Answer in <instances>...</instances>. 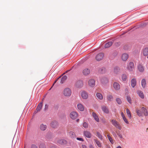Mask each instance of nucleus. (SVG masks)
<instances>
[{
	"mask_svg": "<svg viewBox=\"0 0 148 148\" xmlns=\"http://www.w3.org/2000/svg\"><path fill=\"white\" fill-rule=\"evenodd\" d=\"M101 83L103 84H106L108 82V80L107 78L104 77H101L100 79Z\"/></svg>",
	"mask_w": 148,
	"mask_h": 148,
	"instance_id": "4468645a",
	"label": "nucleus"
},
{
	"mask_svg": "<svg viewBox=\"0 0 148 148\" xmlns=\"http://www.w3.org/2000/svg\"><path fill=\"white\" fill-rule=\"evenodd\" d=\"M76 139L77 140L81 141H84V139L82 138L77 137L76 138Z\"/></svg>",
	"mask_w": 148,
	"mask_h": 148,
	"instance_id": "09e8293b",
	"label": "nucleus"
},
{
	"mask_svg": "<svg viewBox=\"0 0 148 148\" xmlns=\"http://www.w3.org/2000/svg\"><path fill=\"white\" fill-rule=\"evenodd\" d=\"M113 86L114 88L116 90H118L120 89V85L118 82H114L113 83Z\"/></svg>",
	"mask_w": 148,
	"mask_h": 148,
	"instance_id": "2eb2a0df",
	"label": "nucleus"
},
{
	"mask_svg": "<svg viewBox=\"0 0 148 148\" xmlns=\"http://www.w3.org/2000/svg\"><path fill=\"white\" fill-rule=\"evenodd\" d=\"M113 98V97L111 95H108L107 96V99L108 101H111L112 99Z\"/></svg>",
	"mask_w": 148,
	"mask_h": 148,
	"instance_id": "c9c22d12",
	"label": "nucleus"
},
{
	"mask_svg": "<svg viewBox=\"0 0 148 148\" xmlns=\"http://www.w3.org/2000/svg\"><path fill=\"white\" fill-rule=\"evenodd\" d=\"M96 95L97 98L99 99L100 100L103 99V96L101 94L99 93H97Z\"/></svg>",
	"mask_w": 148,
	"mask_h": 148,
	"instance_id": "2f4dec72",
	"label": "nucleus"
},
{
	"mask_svg": "<svg viewBox=\"0 0 148 148\" xmlns=\"http://www.w3.org/2000/svg\"><path fill=\"white\" fill-rule=\"evenodd\" d=\"M104 56V54L103 53H98L96 57V60L98 61L101 60Z\"/></svg>",
	"mask_w": 148,
	"mask_h": 148,
	"instance_id": "20e7f679",
	"label": "nucleus"
},
{
	"mask_svg": "<svg viewBox=\"0 0 148 148\" xmlns=\"http://www.w3.org/2000/svg\"><path fill=\"white\" fill-rule=\"evenodd\" d=\"M47 128V126L46 125H44L43 124L40 125V128L42 131H45L46 130Z\"/></svg>",
	"mask_w": 148,
	"mask_h": 148,
	"instance_id": "5701e85b",
	"label": "nucleus"
},
{
	"mask_svg": "<svg viewBox=\"0 0 148 148\" xmlns=\"http://www.w3.org/2000/svg\"><path fill=\"white\" fill-rule=\"evenodd\" d=\"M38 112H37V111L36 112V111H35L34 113H33V114H34L35 115Z\"/></svg>",
	"mask_w": 148,
	"mask_h": 148,
	"instance_id": "052dcab7",
	"label": "nucleus"
},
{
	"mask_svg": "<svg viewBox=\"0 0 148 148\" xmlns=\"http://www.w3.org/2000/svg\"><path fill=\"white\" fill-rule=\"evenodd\" d=\"M94 141L95 142L96 144L98 146V147H101V144L100 142L97 139H94Z\"/></svg>",
	"mask_w": 148,
	"mask_h": 148,
	"instance_id": "72a5a7b5",
	"label": "nucleus"
},
{
	"mask_svg": "<svg viewBox=\"0 0 148 148\" xmlns=\"http://www.w3.org/2000/svg\"><path fill=\"white\" fill-rule=\"evenodd\" d=\"M98 71L100 73H104L106 71V69L105 68L102 67L99 69Z\"/></svg>",
	"mask_w": 148,
	"mask_h": 148,
	"instance_id": "412c9836",
	"label": "nucleus"
},
{
	"mask_svg": "<svg viewBox=\"0 0 148 148\" xmlns=\"http://www.w3.org/2000/svg\"><path fill=\"white\" fill-rule=\"evenodd\" d=\"M126 112H127V115L128 116V117H129V118L130 119H131L132 118L131 114V113L130 112V110L128 109H127L126 110Z\"/></svg>",
	"mask_w": 148,
	"mask_h": 148,
	"instance_id": "e433bc0d",
	"label": "nucleus"
},
{
	"mask_svg": "<svg viewBox=\"0 0 148 148\" xmlns=\"http://www.w3.org/2000/svg\"><path fill=\"white\" fill-rule=\"evenodd\" d=\"M146 80L145 79H143L141 81V84L142 87L143 88H145L146 86Z\"/></svg>",
	"mask_w": 148,
	"mask_h": 148,
	"instance_id": "c85d7f7f",
	"label": "nucleus"
},
{
	"mask_svg": "<svg viewBox=\"0 0 148 148\" xmlns=\"http://www.w3.org/2000/svg\"><path fill=\"white\" fill-rule=\"evenodd\" d=\"M81 96L83 99H86L88 98V94L86 92L83 91L82 92Z\"/></svg>",
	"mask_w": 148,
	"mask_h": 148,
	"instance_id": "423d86ee",
	"label": "nucleus"
},
{
	"mask_svg": "<svg viewBox=\"0 0 148 148\" xmlns=\"http://www.w3.org/2000/svg\"><path fill=\"white\" fill-rule=\"evenodd\" d=\"M89 148H94L93 147L92 145H91L89 146Z\"/></svg>",
	"mask_w": 148,
	"mask_h": 148,
	"instance_id": "13d9d810",
	"label": "nucleus"
},
{
	"mask_svg": "<svg viewBox=\"0 0 148 148\" xmlns=\"http://www.w3.org/2000/svg\"><path fill=\"white\" fill-rule=\"evenodd\" d=\"M83 126L85 128H87L88 127V123L86 122H84L83 123Z\"/></svg>",
	"mask_w": 148,
	"mask_h": 148,
	"instance_id": "37998d69",
	"label": "nucleus"
},
{
	"mask_svg": "<svg viewBox=\"0 0 148 148\" xmlns=\"http://www.w3.org/2000/svg\"><path fill=\"white\" fill-rule=\"evenodd\" d=\"M82 148H87V146L84 145H82Z\"/></svg>",
	"mask_w": 148,
	"mask_h": 148,
	"instance_id": "5fc2aeb1",
	"label": "nucleus"
},
{
	"mask_svg": "<svg viewBox=\"0 0 148 148\" xmlns=\"http://www.w3.org/2000/svg\"><path fill=\"white\" fill-rule=\"evenodd\" d=\"M31 148H38V147L36 145L32 144L31 145Z\"/></svg>",
	"mask_w": 148,
	"mask_h": 148,
	"instance_id": "de8ad7c7",
	"label": "nucleus"
},
{
	"mask_svg": "<svg viewBox=\"0 0 148 148\" xmlns=\"http://www.w3.org/2000/svg\"><path fill=\"white\" fill-rule=\"evenodd\" d=\"M121 116H122L123 119L124 118H125V116L124 114L123 113V112H121Z\"/></svg>",
	"mask_w": 148,
	"mask_h": 148,
	"instance_id": "603ef678",
	"label": "nucleus"
},
{
	"mask_svg": "<svg viewBox=\"0 0 148 148\" xmlns=\"http://www.w3.org/2000/svg\"><path fill=\"white\" fill-rule=\"evenodd\" d=\"M127 90V91H128V90H127V88L126 89H125V90L126 91Z\"/></svg>",
	"mask_w": 148,
	"mask_h": 148,
	"instance_id": "e2e57ef3",
	"label": "nucleus"
},
{
	"mask_svg": "<svg viewBox=\"0 0 148 148\" xmlns=\"http://www.w3.org/2000/svg\"><path fill=\"white\" fill-rule=\"evenodd\" d=\"M131 84L132 88H134L136 84V80L135 78L132 79L131 81Z\"/></svg>",
	"mask_w": 148,
	"mask_h": 148,
	"instance_id": "ddd939ff",
	"label": "nucleus"
},
{
	"mask_svg": "<svg viewBox=\"0 0 148 148\" xmlns=\"http://www.w3.org/2000/svg\"><path fill=\"white\" fill-rule=\"evenodd\" d=\"M123 48L125 50H128L130 49V47L128 45H126L124 46Z\"/></svg>",
	"mask_w": 148,
	"mask_h": 148,
	"instance_id": "c03bdc74",
	"label": "nucleus"
},
{
	"mask_svg": "<svg viewBox=\"0 0 148 148\" xmlns=\"http://www.w3.org/2000/svg\"><path fill=\"white\" fill-rule=\"evenodd\" d=\"M143 54L144 56H146L148 55V48L146 47L143 50Z\"/></svg>",
	"mask_w": 148,
	"mask_h": 148,
	"instance_id": "a878e982",
	"label": "nucleus"
},
{
	"mask_svg": "<svg viewBox=\"0 0 148 148\" xmlns=\"http://www.w3.org/2000/svg\"><path fill=\"white\" fill-rule=\"evenodd\" d=\"M123 120L124 121V122L127 124H129V122L126 119V118H124L123 119Z\"/></svg>",
	"mask_w": 148,
	"mask_h": 148,
	"instance_id": "8fccbe9b",
	"label": "nucleus"
},
{
	"mask_svg": "<svg viewBox=\"0 0 148 148\" xmlns=\"http://www.w3.org/2000/svg\"><path fill=\"white\" fill-rule=\"evenodd\" d=\"M76 87L77 88H81L83 86V82L82 80L77 81L75 84Z\"/></svg>",
	"mask_w": 148,
	"mask_h": 148,
	"instance_id": "0eeeda50",
	"label": "nucleus"
},
{
	"mask_svg": "<svg viewBox=\"0 0 148 148\" xmlns=\"http://www.w3.org/2000/svg\"><path fill=\"white\" fill-rule=\"evenodd\" d=\"M116 101L117 103L119 105L121 104L122 103V101L121 99L119 98H117Z\"/></svg>",
	"mask_w": 148,
	"mask_h": 148,
	"instance_id": "79ce46f5",
	"label": "nucleus"
},
{
	"mask_svg": "<svg viewBox=\"0 0 148 148\" xmlns=\"http://www.w3.org/2000/svg\"><path fill=\"white\" fill-rule=\"evenodd\" d=\"M67 71H66V72L67 73Z\"/></svg>",
	"mask_w": 148,
	"mask_h": 148,
	"instance_id": "774afa93",
	"label": "nucleus"
},
{
	"mask_svg": "<svg viewBox=\"0 0 148 148\" xmlns=\"http://www.w3.org/2000/svg\"><path fill=\"white\" fill-rule=\"evenodd\" d=\"M79 119H78L77 120V121H79Z\"/></svg>",
	"mask_w": 148,
	"mask_h": 148,
	"instance_id": "0e129e2a",
	"label": "nucleus"
},
{
	"mask_svg": "<svg viewBox=\"0 0 148 148\" xmlns=\"http://www.w3.org/2000/svg\"><path fill=\"white\" fill-rule=\"evenodd\" d=\"M69 135L72 138H74L75 137V134L73 132L71 131L69 132Z\"/></svg>",
	"mask_w": 148,
	"mask_h": 148,
	"instance_id": "473e14b6",
	"label": "nucleus"
},
{
	"mask_svg": "<svg viewBox=\"0 0 148 148\" xmlns=\"http://www.w3.org/2000/svg\"><path fill=\"white\" fill-rule=\"evenodd\" d=\"M138 69L139 71L140 72H143L144 70V68L143 66L140 64L138 65Z\"/></svg>",
	"mask_w": 148,
	"mask_h": 148,
	"instance_id": "393cba45",
	"label": "nucleus"
},
{
	"mask_svg": "<svg viewBox=\"0 0 148 148\" xmlns=\"http://www.w3.org/2000/svg\"><path fill=\"white\" fill-rule=\"evenodd\" d=\"M147 58H148V56L147 57Z\"/></svg>",
	"mask_w": 148,
	"mask_h": 148,
	"instance_id": "338daca9",
	"label": "nucleus"
},
{
	"mask_svg": "<svg viewBox=\"0 0 148 148\" xmlns=\"http://www.w3.org/2000/svg\"><path fill=\"white\" fill-rule=\"evenodd\" d=\"M113 43V42L112 41L108 42L105 44V48H106L110 47L112 45Z\"/></svg>",
	"mask_w": 148,
	"mask_h": 148,
	"instance_id": "bb28decb",
	"label": "nucleus"
},
{
	"mask_svg": "<svg viewBox=\"0 0 148 148\" xmlns=\"http://www.w3.org/2000/svg\"><path fill=\"white\" fill-rule=\"evenodd\" d=\"M48 106L46 104L45 106V110L46 109H47L48 108Z\"/></svg>",
	"mask_w": 148,
	"mask_h": 148,
	"instance_id": "6e6d98bb",
	"label": "nucleus"
},
{
	"mask_svg": "<svg viewBox=\"0 0 148 148\" xmlns=\"http://www.w3.org/2000/svg\"><path fill=\"white\" fill-rule=\"evenodd\" d=\"M127 99L128 102L130 103H132V99L131 97L129 96H127Z\"/></svg>",
	"mask_w": 148,
	"mask_h": 148,
	"instance_id": "ea45409f",
	"label": "nucleus"
},
{
	"mask_svg": "<svg viewBox=\"0 0 148 148\" xmlns=\"http://www.w3.org/2000/svg\"><path fill=\"white\" fill-rule=\"evenodd\" d=\"M121 116H122L123 119L124 118H125V116L124 114L123 113V112H121Z\"/></svg>",
	"mask_w": 148,
	"mask_h": 148,
	"instance_id": "3c124183",
	"label": "nucleus"
},
{
	"mask_svg": "<svg viewBox=\"0 0 148 148\" xmlns=\"http://www.w3.org/2000/svg\"><path fill=\"white\" fill-rule=\"evenodd\" d=\"M128 58V55L127 53H124L122 56V59L124 61H126Z\"/></svg>",
	"mask_w": 148,
	"mask_h": 148,
	"instance_id": "a211bd4d",
	"label": "nucleus"
},
{
	"mask_svg": "<svg viewBox=\"0 0 148 148\" xmlns=\"http://www.w3.org/2000/svg\"><path fill=\"white\" fill-rule=\"evenodd\" d=\"M90 72V70L88 69H86L83 70V73L85 75H88Z\"/></svg>",
	"mask_w": 148,
	"mask_h": 148,
	"instance_id": "6ab92c4d",
	"label": "nucleus"
},
{
	"mask_svg": "<svg viewBox=\"0 0 148 148\" xmlns=\"http://www.w3.org/2000/svg\"><path fill=\"white\" fill-rule=\"evenodd\" d=\"M108 148H111V147H108Z\"/></svg>",
	"mask_w": 148,
	"mask_h": 148,
	"instance_id": "69168bd1",
	"label": "nucleus"
},
{
	"mask_svg": "<svg viewBox=\"0 0 148 148\" xmlns=\"http://www.w3.org/2000/svg\"><path fill=\"white\" fill-rule=\"evenodd\" d=\"M111 122L112 124L116 127L119 130H121V127L120 126L119 124L115 120L112 119L111 120Z\"/></svg>",
	"mask_w": 148,
	"mask_h": 148,
	"instance_id": "f03ea898",
	"label": "nucleus"
},
{
	"mask_svg": "<svg viewBox=\"0 0 148 148\" xmlns=\"http://www.w3.org/2000/svg\"><path fill=\"white\" fill-rule=\"evenodd\" d=\"M101 109L102 111L105 113L108 114L109 113V110L108 108L106 106H103L101 107Z\"/></svg>",
	"mask_w": 148,
	"mask_h": 148,
	"instance_id": "9b49d317",
	"label": "nucleus"
},
{
	"mask_svg": "<svg viewBox=\"0 0 148 148\" xmlns=\"http://www.w3.org/2000/svg\"><path fill=\"white\" fill-rule=\"evenodd\" d=\"M95 81L94 79H90L88 82V83L89 85L92 87H94L95 85Z\"/></svg>",
	"mask_w": 148,
	"mask_h": 148,
	"instance_id": "6e6552de",
	"label": "nucleus"
},
{
	"mask_svg": "<svg viewBox=\"0 0 148 148\" xmlns=\"http://www.w3.org/2000/svg\"><path fill=\"white\" fill-rule=\"evenodd\" d=\"M137 93L141 98L144 99V95L142 91L140 90H138L137 91Z\"/></svg>",
	"mask_w": 148,
	"mask_h": 148,
	"instance_id": "b1692460",
	"label": "nucleus"
},
{
	"mask_svg": "<svg viewBox=\"0 0 148 148\" xmlns=\"http://www.w3.org/2000/svg\"><path fill=\"white\" fill-rule=\"evenodd\" d=\"M116 148H122L120 146H118Z\"/></svg>",
	"mask_w": 148,
	"mask_h": 148,
	"instance_id": "bf43d9fd",
	"label": "nucleus"
},
{
	"mask_svg": "<svg viewBox=\"0 0 148 148\" xmlns=\"http://www.w3.org/2000/svg\"><path fill=\"white\" fill-rule=\"evenodd\" d=\"M103 123H106V121H103Z\"/></svg>",
	"mask_w": 148,
	"mask_h": 148,
	"instance_id": "680f3d73",
	"label": "nucleus"
},
{
	"mask_svg": "<svg viewBox=\"0 0 148 148\" xmlns=\"http://www.w3.org/2000/svg\"><path fill=\"white\" fill-rule=\"evenodd\" d=\"M71 94V90L68 88H65L64 91V95L66 97L70 96Z\"/></svg>",
	"mask_w": 148,
	"mask_h": 148,
	"instance_id": "f257e3e1",
	"label": "nucleus"
},
{
	"mask_svg": "<svg viewBox=\"0 0 148 148\" xmlns=\"http://www.w3.org/2000/svg\"><path fill=\"white\" fill-rule=\"evenodd\" d=\"M92 116L94 118V119L97 122H99V118L97 115L96 113L93 112L92 113Z\"/></svg>",
	"mask_w": 148,
	"mask_h": 148,
	"instance_id": "f3484780",
	"label": "nucleus"
},
{
	"mask_svg": "<svg viewBox=\"0 0 148 148\" xmlns=\"http://www.w3.org/2000/svg\"><path fill=\"white\" fill-rule=\"evenodd\" d=\"M42 102H40L38 105L37 107L36 110L37 112L40 111V110L42 109Z\"/></svg>",
	"mask_w": 148,
	"mask_h": 148,
	"instance_id": "4be33fe9",
	"label": "nucleus"
},
{
	"mask_svg": "<svg viewBox=\"0 0 148 148\" xmlns=\"http://www.w3.org/2000/svg\"><path fill=\"white\" fill-rule=\"evenodd\" d=\"M39 148H46L45 144L43 143H40L39 146Z\"/></svg>",
	"mask_w": 148,
	"mask_h": 148,
	"instance_id": "a19ab883",
	"label": "nucleus"
},
{
	"mask_svg": "<svg viewBox=\"0 0 148 148\" xmlns=\"http://www.w3.org/2000/svg\"><path fill=\"white\" fill-rule=\"evenodd\" d=\"M61 76H59V77H58V78L54 82L53 84L51 87H53V86L54 85V84L57 82V81L61 77Z\"/></svg>",
	"mask_w": 148,
	"mask_h": 148,
	"instance_id": "49530a36",
	"label": "nucleus"
},
{
	"mask_svg": "<svg viewBox=\"0 0 148 148\" xmlns=\"http://www.w3.org/2000/svg\"><path fill=\"white\" fill-rule=\"evenodd\" d=\"M67 77L66 75H64L63 76L61 79L60 83L62 84L64 82V81L67 79Z\"/></svg>",
	"mask_w": 148,
	"mask_h": 148,
	"instance_id": "cd10ccee",
	"label": "nucleus"
},
{
	"mask_svg": "<svg viewBox=\"0 0 148 148\" xmlns=\"http://www.w3.org/2000/svg\"><path fill=\"white\" fill-rule=\"evenodd\" d=\"M141 110L142 113L144 114L145 116H147L148 115V111L146 108L144 107H142L141 108Z\"/></svg>",
	"mask_w": 148,
	"mask_h": 148,
	"instance_id": "dca6fc26",
	"label": "nucleus"
},
{
	"mask_svg": "<svg viewBox=\"0 0 148 148\" xmlns=\"http://www.w3.org/2000/svg\"><path fill=\"white\" fill-rule=\"evenodd\" d=\"M58 125V122L56 121H53L51 123V126L53 128H56Z\"/></svg>",
	"mask_w": 148,
	"mask_h": 148,
	"instance_id": "f8f14e48",
	"label": "nucleus"
},
{
	"mask_svg": "<svg viewBox=\"0 0 148 148\" xmlns=\"http://www.w3.org/2000/svg\"><path fill=\"white\" fill-rule=\"evenodd\" d=\"M120 69L117 66L115 67L114 69V72L116 74H118L119 72Z\"/></svg>",
	"mask_w": 148,
	"mask_h": 148,
	"instance_id": "c756f323",
	"label": "nucleus"
},
{
	"mask_svg": "<svg viewBox=\"0 0 148 148\" xmlns=\"http://www.w3.org/2000/svg\"><path fill=\"white\" fill-rule=\"evenodd\" d=\"M51 148H57V147L54 146H52L51 147Z\"/></svg>",
	"mask_w": 148,
	"mask_h": 148,
	"instance_id": "4d7b16f0",
	"label": "nucleus"
},
{
	"mask_svg": "<svg viewBox=\"0 0 148 148\" xmlns=\"http://www.w3.org/2000/svg\"><path fill=\"white\" fill-rule=\"evenodd\" d=\"M127 78V75L125 74H123L122 75V79L123 81H126Z\"/></svg>",
	"mask_w": 148,
	"mask_h": 148,
	"instance_id": "4c0bfd02",
	"label": "nucleus"
},
{
	"mask_svg": "<svg viewBox=\"0 0 148 148\" xmlns=\"http://www.w3.org/2000/svg\"><path fill=\"white\" fill-rule=\"evenodd\" d=\"M78 114L76 112H72L70 114V116L73 119H75L77 117Z\"/></svg>",
	"mask_w": 148,
	"mask_h": 148,
	"instance_id": "39448f33",
	"label": "nucleus"
},
{
	"mask_svg": "<svg viewBox=\"0 0 148 148\" xmlns=\"http://www.w3.org/2000/svg\"><path fill=\"white\" fill-rule=\"evenodd\" d=\"M147 24L146 23H143V24H141V26H145L146 25H147Z\"/></svg>",
	"mask_w": 148,
	"mask_h": 148,
	"instance_id": "864d4df0",
	"label": "nucleus"
},
{
	"mask_svg": "<svg viewBox=\"0 0 148 148\" xmlns=\"http://www.w3.org/2000/svg\"><path fill=\"white\" fill-rule=\"evenodd\" d=\"M136 111L137 115L138 116H142V112H141L140 110L136 109Z\"/></svg>",
	"mask_w": 148,
	"mask_h": 148,
	"instance_id": "7c9ffc66",
	"label": "nucleus"
},
{
	"mask_svg": "<svg viewBox=\"0 0 148 148\" xmlns=\"http://www.w3.org/2000/svg\"><path fill=\"white\" fill-rule=\"evenodd\" d=\"M120 131H119V132H117V134L118 136L119 137V138H120L122 139L123 138V137L122 135L120 134Z\"/></svg>",
	"mask_w": 148,
	"mask_h": 148,
	"instance_id": "a18cd8bd",
	"label": "nucleus"
},
{
	"mask_svg": "<svg viewBox=\"0 0 148 148\" xmlns=\"http://www.w3.org/2000/svg\"><path fill=\"white\" fill-rule=\"evenodd\" d=\"M107 137L110 143L112 144H113L114 143V142L112 138L110 137V136L109 134H108L107 135Z\"/></svg>",
	"mask_w": 148,
	"mask_h": 148,
	"instance_id": "f704fd0d",
	"label": "nucleus"
},
{
	"mask_svg": "<svg viewBox=\"0 0 148 148\" xmlns=\"http://www.w3.org/2000/svg\"><path fill=\"white\" fill-rule=\"evenodd\" d=\"M83 134L87 138H90L92 137V134L89 131H84Z\"/></svg>",
	"mask_w": 148,
	"mask_h": 148,
	"instance_id": "1a4fd4ad",
	"label": "nucleus"
},
{
	"mask_svg": "<svg viewBox=\"0 0 148 148\" xmlns=\"http://www.w3.org/2000/svg\"><path fill=\"white\" fill-rule=\"evenodd\" d=\"M57 143L59 144L64 145L66 144L67 142L66 140L62 139L58 140L57 141Z\"/></svg>",
	"mask_w": 148,
	"mask_h": 148,
	"instance_id": "9d476101",
	"label": "nucleus"
},
{
	"mask_svg": "<svg viewBox=\"0 0 148 148\" xmlns=\"http://www.w3.org/2000/svg\"><path fill=\"white\" fill-rule=\"evenodd\" d=\"M97 136L101 140L103 139L102 135L98 132H97Z\"/></svg>",
	"mask_w": 148,
	"mask_h": 148,
	"instance_id": "58836bf2",
	"label": "nucleus"
},
{
	"mask_svg": "<svg viewBox=\"0 0 148 148\" xmlns=\"http://www.w3.org/2000/svg\"><path fill=\"white\" fill-rule=\"evenodd\" d=\"M134 68V63L132 62H129L127 65V69L130 72L133 71Z\"/></svg>",
	"mask_w": 148,
	"mask_h": 148,
	"instance_id": "7ed1b4c3",
	"label": "nucleus"
},
{
	"mask_svg": "<svg viewBox=\"0 0 148 148\" xmlns=\"http://www.w3.org/2000/svg\"><path fill=\"white\" fill-rule=\"evenodd\" d=\"M77 107L79 110L83 111L84 110V106L81 103L78 104L77 105Z\"/></svg>",
	"mask_w": 148,
	"mask_h": 148,
	"instance_id": "aec40b11",
	"label": "nucleus"
}]
</instances>
